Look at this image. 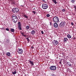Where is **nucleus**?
Here are the masks:
<instances>
[{"mask_svg":"<svg viewBox=\"0 0 76 76\" xmlns=\"http://www.w3.org/2000/svg\"><path fill=\"white\" fill-rule=\"evenodd\" d=\"M19 11V10L18 8H14L12 10V12L14 13H17Z\"/></svg>","mask_w":76,"mask_h":76,"instance_id":"4","label":"nucleus"},{"mask_svg":"<svg viewBox=\"0 0 76 76\" xmlns=\"http://www.w3.org/2000/svg\"><path fill=\"white\" fill-rule=\"evenodd\" d=\"M18 28L19 30H22V28H21V24L20 22H18Z\"/></svg>","mask_w":76,"mask_h":76,"instance_id":"9","label":"nucleus"},{"mask_svg":"<svg viewBox=\"0 0 76 76\" xmlns=\"http://www.w3.org/2000/svg\"><path fill=\"white\" fill-rule=\"evenodd\" d=\"M26 29H27V30H28V29H29V26H27L26 27Z\"/></svg>","mask_w":76,"mask_h":76,"instance_id":"19","label":"nucleus"},{"mask_svg":"<svg viewBox=\"0 0 76 76\" xmlns=\"http://www.w3.org/2000/svg\"><path fill=\"white\" fill-rule=\"evenodd\" d=\"M10 0V1H12V0Z\"/></svg>","mask_w":76,"mask_h":76,"instance_id":"38","label":"nucleus"},{"mask_svg":"<svg viewBox=\"0 0 76 76\" xmlns=\"http://www.w3.org/2000/svg\"><path fill=\"white\" fill-rule=\"evenodd\" d=\"M71 25L73 26V25H74V24L73 23H71Z\"/></svg>","mask_w":76,"mask_h":76,"instance_id":"32","label":"nucleus"},{"mask_svg":"<svg viewBox=\"0 0 76 76\" xmlns=\"http://www.w3.org/2000/svg\"><path fill=\"white\" fill-rule=\"evenodd\" d=\"M71 3H75V0H72L71 1Z\"/></svg>","mask_w":76,"mask_h":76,"instance_id":"24","label":"nucleus"},{"mask_svg":"<svg viewBox=\"0 0 76 76\" xmlns=\"http://www.w3.org/2000/svg\"><path fill=\"white\" fill-rule=\"evenodd\" d=\"M23 36H24V37H26V35H25L24 34L23 35Z\"/></svg>","mask_w":76,"mask_h":76,"instance_id":"36","label":"nucleus"},{"mask_svg":"<svg viewBox=\"0 0 76 76\" xmlns=\"http://www.w3.org/2000/svg\"><path fill=\"white\" fill-rule=\"evenodd\" d=\"M26 39L27 40V41L28 42H29L30 40L29 39V37L28 38H26Z\"/></svg>","mask_w":76,"mask_h":76,"instance_id":"23","label":"nucleus"},{"mask_svg":"<svg viewBox=\"0 0 76 76\" xmlns=\"http://www.w3.org/2000/svg\"><path fill=\"white\" fill-rule=\"evenodd\" d=\"M6 31H9V29L8 28H7L6 29Z\"/></svg>","mask_w":76,"mask_h":76,"instance_id":"28","label":"nucleus"},{"mask_svg":"<svg viewBox=\"0 0 76 76\" xmlns=\"http://www.w3.org/2000/svg\"><path fill=\"white\" fill-rule=\"evenodd\" d=\"M12 20L14 23H16L18 20V17L15 15H13L12 16Z\"/></svg>","mask_w":76,"mask_h":76,"instance_id":"1","label":"nucleus"},{"mask_svg":"<svg viewBox=\"0 0 76 76\" xmlns=\"http://www.w3.org/2000/svg\"><path fill=\"white\" fill-rule=\"evenodd\" d=\"M53 22H55V23H57L59 22V19L58 17L57 16L55 17L53 19Z\"/></svg>","mask_w":76,"mask_h":76,"instance_id":"3","label":"nucleus"},{"mask_svg":"<svg viewBox=\"0 0 76 76\" xmlns=\"http://www.w3.org/2000/svg\"><path fill=\"white\" fill-rule=\"evenodd\" d=\"M52 43L54 45H57L58 44V42L57 40H54L52 41Z\"/></svg>","mask_w":76,"mask_h":76,"instance_id":"6","label":"nucleus"},{"mask_svg":"<svg viewBox=\"0 0 76 76\" xmlns=\"http://www.w3.org/2000/svg\"><path fill=\"white\" fill-rule=\"evenodd\" d=\"M48 7L47 4H43L42 5V7L43 9H47Z\"/></svg>","mask_w":76,"mask_h":76,"instance_id":"5","label":"nucleus"},{"mask_svg":"<svg viewBox=\"0 0 76 76\" xmlns=\"http://www.w3.org/2000/svg\"><path fill=\"white\" fill-rule=\"evenodd\" d=\"M67 40H68V39L66 38H64V42H66L67 41Z\"/></svg>","mask_w":76,"mask_h":76,"instance_id":"13","label":"nucleus"},{"mask_svg":"<svg viewBox=\"0 0 76 76\" xmlns=\"http://www.w3.org/2000/svg\"><path fill=\"white\" fill-rule=\"evenodd\" d=\"M10 42V39L9 38H8L6 39V42L7 43H8V44H9V43Z\"/></svg>","mask_w":76,"mask_h":76,"instance_id":"11","label":"nucleus"},{"mask_svg":"<svg viewBox=\"0 0 76 76\" xmlns=\"http://www.w3.org/2000/svg\"><path fill=\"white\" fill-rule=\"evenodd\" d=\"M6 55L7 56H10V53L9 52H8L7 53Z\"/></svg>","mask_w":76,"mask_h":76,"instance_id":"17","label":"nucleus"},{"mask_svg":"<svg viewBox=\"0 0 76 76\" xmlns=\"http://www.w3.org/2000/svg\"><path fill=\"white\" fill-rule=\"evenodd\" d=\"M10 31L11 32H15V29L13 28H12L10 29Z\"/></svg>","mask_w":76,"mask_h":76,"instance_id":"15","label":"nucleus"},{"mask_svg":"<svg viewBox=\"0 0 76 76\" xmlns=\"http://www.w3.org/2000/svg\"><path fill=\"white\" fill-rule=\"evenodd\" d=\"M17 73V72L16 71H14L13 72H12V73L13 75H15V74H16V73Z\"/></svg>","mask_w":76,"mask_h":76,"instance_id":"20","label":"nucleus"},{"mask_svg":"<svg viewBox=\"0 0 76 76\" xmlns=\"http://www.w3.org/2000/svg\"><path fill=\"white\" fill-rule=\"evenodd\" d=\"M24 16L26 18H28V17L27 16V15L26 14V15H24Z\"/></svg>","mask_w":76,"mask_h":76,"instance_id":"22","label":"nucleus"},{"mask_svg":"<svg viewBox=\"0 0 76 76\" xmlns=\"http://www.w3.org/2000/svg\"><path fill=\"white\" fill-rule=\"evenodd\" d=\"M52 1L55 3V4H57V1L56 0H52Z\"/></svg>","mask_w":76,"mask_h":76,"instance_id":"18","label":"nucleus"},{"mask_svg":"<svg viewBox=\"0 0 76 76\" xmlns=\"http://www.w3.org/2000/svg\"><path fill=\"white\" fill-rule=\"evenodd\" d=\"M50 14H48L46 15L47 17H50Z\"/></svg>","mask_w":76,"mask_h":76,"instance_id":"26","label":"nucleus"},{"mask_svg":"<svg viewBox=\"0 0 76 76\" xmlns=\"http://www.w3.org/2000/svg\"><path fill=\"white\" fill-rule=\"evenodd\" d=\"M22 7H23V5H21Z\"/></svg>","mask_w":76,"mask_h":76,"instance_id":"39","label":"nucleus"},{"mask_svg":"<svg viewBox=\"0 0 76 76\" xmlns=\"http://www.w3.org/2000/svg\"><path fill=\"white\" fill-rule=\"evenodd\" d=\"M35 31L34 30H33L31 32V34H32V35H34L35 34Z\"/></svg>","mask_w":76,"mask_h":76,"instance_id":"14","label":"nucleus"},{"mask_svg":"<svg viewBox=\"0 0 76 76\" xmlns=\"http://www.w3.org/2000/svg\"><path fill=\"white\" fill-rule=\"evenodd\" d=\"M66 9H62V12H66Z\"/></svg>","mask_w":76,"mask_h":76,"instance_id":"21","label":"nucleus"},{"mask_svg":"<svg viewBox=\"0 0 76 76\" xmlns=\"http://www.w3.org/2000/svg\"><path fill=\"white\" fill-rule=\"evenodd\" d=\"M21 34H22V35L23 36L24 35V33H22V32H21Z\"/></svg>","mask_w":76,"mask_h":76,"instance_id":"30","label":"nucleus"},{"mask_svg":"<svg viewBox=\"0 0 76 76\" xmlns=\"http://www.w3.org/2000/svg\"><path fill=\"white\" fill-rule=\"evenodd\" d=\"M67 37L68 38H72V36L69 34H68Z\"/></svg>","mask_w":76,"mask_h":76,"instance_id":"16","label":"nucleus"},{"mask_svg":"<svg viewBox=\"0 0 76 76\" xmlns=\"http://www.w3.org/2000/svg\"><path fill=\"white\" fill-rule=\"evenodd\" d=\"M74 39H75V38H74Z\"/></svg>","mask_w":76,"mask_h":76,"instance_id":"40","label":"nucleus"},{"mask_svg":"<svg viewBox=\"0 0 76 76\" xmlns=\"http://www.w3.org/2000/svg\"><path fill=\"white\" fill-rule=\"evenodd\" d=\"M31 48H32V49H34V47H33V46H31Z\"/></svg>","mask_w":76,"mask_h":76,"instance_id":"31","label":"nucleus"},{"mask_svg":"<svg viewBox=\"0 0 76 76\" xmlns=\"http://www.w3.org/2000/svg\"><path fill=\"white\" fill-rule=\"evenodd\" d=\"M42 1L44 3H45V0H42Z\"/></svg>","mask_w":76,"mask_h":76,"instance_id":"34","label":"nucleus"},{"mask_svg":"<svg viewBox=\"0 0 76 76\" xmlns=\"http://www.w3.org/2000/svg\"><path fill=\"white\" fill-rule=\"evenodd\" d=\"M41 33L42 34H44V32L43 31H41Z\"/></svg>","mask_w":76,"mask_h":76,"instance_id":"29","label":"nucleus"},{"mask_svg":"<svg viewBox=\"0 0 76 76\" xmlns=\"http://www.w3.org/2000/svg\"><path fill=\"white\" fill-rule=\"evenodd\" d=\"M18 52L19 54H21L22 53H23V50L22 49L19 48Z\"/></svg>","mask_w":76,"mask_h":76,"instance_id":"8","label":"nucleus"},{"mask_svg":"<svg viewBox=\"0 0 76 76\" xmlns=\"http://www.w3.org/2000/svg\"><path fill=\"white\" fill-rule=\"evenodd\" d=\"M50 23V24H51V22Z\"/></svg>","mask_w":76,"mask_h":76,"instance_id":"41","label":"nucleus"},{"mask_svg":"<svg viewBox=\"0 0 76 76\" xmlns=\"http://www.w3.org/2000/svg\"><path fill=\"white\" fill-rule=\"evenodd\" d=\"M50 69L51 70H55L56 69V66H51L50 67Z\"/></svg>","mask_w":76,"mask_h":76,"instance_id":"7","label":"nucleus"},{"mask_svg":"<svg viewBox=\"0 0 76 76\" xmlns=\"http://www.w3.org/2000/svg\"><path fill=\"white\" fill-rule=\"evenodd\" d=\"M69 66H70V67L72 66V64H69Z\"/></svg>","mask_w":76,"mask_h":76,"instance_id":"33","label":"nucleus"},{"mask_svg":"<svg viewBox=\"0 0 76 76\" xmlns=\"http://www.w3.org/2000/svg\"><path fill=\"white\" fill-rule=\"evenodd\" d=\"M12 4H15V2H13V1H12Z\"/></svg>","mask_w":76,"mask_h":76,"instance_id":"27","label":"nucleus"},{"mask_svg":"<svg viewBox=\"0 0 76 76\" xmlns=\"http://www.w3.org/2000/svg\"><path fill=\"white\" fill-rule=\"evenodd\" d=\"M59 64H61V62L60 61V62H59Z\"/></svg>","mask_w":76,"mask_h":76,"instance_id":"35","label":"nucleus"},{"mask_svg":"<svg viewBox=\"0 0 76 76\" xmlns=\"http://www.w3.org/2000/svg\"><path fill=\"white\" fill-rule=\"evenodd\" d=\"M32 13H34V15H36V13H36V12L34 11H32Z\"/></svg>","mask_w":76,"mask_h":76,"instance_id":"25","label":"nucleus"},{"mask_svg":"<svg viewBox=\"0 0 76 76\" xmlns=\"http://www.w3.org/2000/svg\"><path fill=\"white\" fill-rule=\"evenodd\" d=\"M66 24V23L65 22L62 21L60 23L59 26L61 28H63V27L65 26Z\"/></svg>","mask_w":76,"mask_h":76,"instance_id":"2","label":"nucleus"},{"mask_svg":"<svg viewBox=\"0 0 76 76\" xmlns=\"http://www.w3.org/2000/svg\"><path fill=\"white\" fill-rule=\"evenodd\" d=\"M52 76H56V75H54V74H53L52 75Z\"/></svg>","mask_w":76,"mask_h":76,"instance_id":"37","label":"nucleus"},{"mask_svg":"<svg viewBox=\"0 0 76 76\" xmlns=\"http://www.w3.org/2000/svg\"><path fill=\"white\" fill-rule=\"evenodd\" d=\"M29 63L31 64V66H34V62L31 61H29Z\"/></svg>","mask_w":76,"mask_h":76,"instance_id":"12","label":"nucleus"},{"mask_svg":"<svg viewBox=\"0 0 76 76\" xmlns=\"http://www.w3.org/2000/svg\"><path fill=\"white\" fill-rule=\"evenodd\" d=\"M53 26L54 28H58V24L57 23H55L53 24Z\"/></svg>","mask_w":76,"mask_h":76,"instance_id":"10","label":"nucleus"}]
</instances>
